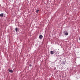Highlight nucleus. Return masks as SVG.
I'll return each instance as SVG.
<instances>
[{
  "instance_id": "nucleus-1",
  "label": "nucleus",
  "mask_w": 80,
  "mask_h": 80,
  "mask_svg": "<svg viewBox=\"0 0 80 80\" xmlns=\"http://www.w3.org/2000/svg\"><path fill=\"white\" fill-rule=\"evenodd\" d=\"M42 38H43V36L42 35H39V38L40 39H42Z\"/></svg>"
},
{
  "instance_id": "nucleus-2",
  "label": "nucleus",
  "mask_w": 80,
  "mask_h": 80,
  "mask_svg": "<svg viewBox=\"0 0 80 80\" xmlns=\"http://www.w3.org/2000/svg\"><path fill=\"white\" fill-rule=\"evenodd\" d=\"M9 72H10V73H13V71L12 70H9Z\"/></svg>"
},
{
  "instance_id": "nucleus-3",
  "label": "nucleus",
  "mask_w": 80,
  "mask_h": 80,
  "mask_svg": "<svg viewBox=\"0 0 80 80\" xmlns=\"http://www.w3.org/2000/svg\"><path fill=\"white\" fill-rule=\"evenodd\" d=\"M0 17H3V14L1 13L0 14Z\"/></svg>"
},
{
  "instance_id": "nucleus-4",
  "label": "nucleus",
  "mask_w": 80,
  "mask_h": 80,
  "mask_svg": "<svg viewBox=\"0 0 80 80\" xmlns=\"http://www.w3.org/2000/svg\"><path fill=\"white\" fill-rule=\"evenodd\" d=\"M50 53H51V55H53V53H54L53 52V51H51Z\"/></svg>"
},
{
  "instance_id": "nucleus-5",
  "label": "nucleus",
  "mask_w": 80,
  "mask_h": 80,
  "mask_svg": "<svg viewBox=\"0 0 80 80\" xmlns=\"http://www.w3.org/2000/svg\"><path fill=\"white\" fill-rule=\"evenodd\" d=\"M15 30H16V32H17V31H18V28H15Z\"/></svg>"
},
{
  "instance_id": "nucleus-6",
  "label": "nucleus",
  "mask_w": 80,
  "mask_h": 80,
  "mask_svg": "<svg viewBox=\"0 0 80 80\" xmlns=\"http://www.w3.org/2000/svg\"><path fill=\"white\" fill-rule=\"evenodd\" d=\"M62 64L63 65H65V62L64 61H63L62 62Z\"/></svg>"
},
{
  "instance_id": "nucleus-7",
  "label": "nucleus",
  "mask_w": 80,
  "mask_h": 80,
  "mask_svg": "<svg viewBox=\"0 0 80 80\" xmlns=\"http://www.w3.org/2000/svg\"><path fill=\"white\" fill-rule=\"evenodd\" d=\"M68 35V32H67L65 33V35Z\"/></svg>"
},
{
  "instance_id": "nucleus-8",
  "label": "nucleus",
  "mask_w": 80,
  "mask_h": 80,
  "mask_svg": "<svg viewBox=\"0 0 80 80\" xmlns=\"http://www.w3.org/2000/svg\"><path fill=\"white\" fill-rule=\"evenodd\" d=\"M39 12V10H36V12L37 13H38Z\"/></svg>"
},
{
  "instance_id": "nucleus-9",
  "label": "nucleus",
  "mask_w": 80,
  "mask_h": 80,
  "mask_svg": "<svg viewBox=\"0 0 80 80\" xmlns=\"http://www.w3.org/2000/svg\"><path fill=\"white\" fill-rule=\"evenodd\" d=\"M29 66H30V67H32V65H29Z\"/></svg>"
},
{
  "instance_id": "nucleus-10",
  "label": "nucleus",
  "mask_w": 80,
  "mask_h": 80,
  "mask_svg": "<svg viewBox=\"0 0 80 80\" xmlns=\"http://www.w3.org/2000/svg\"><path fill=\"white\" fill-rule=\"evenodd\" d=\"M79 40H80V38L79 39Z\"/></svg>"
}]
</instances>
